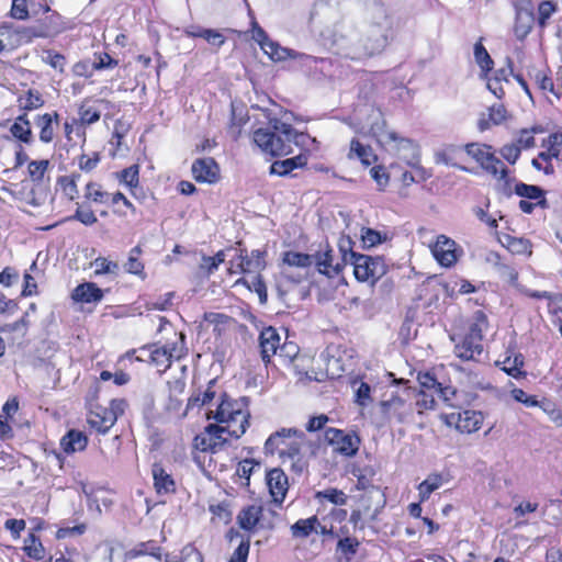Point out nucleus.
<instances>
[{
	"mask_svg": "<svg viewBox=\"0 0 562 562\" xmlns=\"http://www.w3.org/2000/svg\"><path fill=\"white\" fill-rule=\"evenodd\" d=\"M499 153L505 160L514 165L518 160L521 149L516 144H506L501 148Z\"/></svg>",
	"mask_w": 562,
	"mask_h": 562,
	"instance_id": "obj_59",
	"label": "nucleus"
},
{
	"mask_svg": "<svg viewBox=\"0 0 562 562\" xmlns=\"http://www.w3.org/2000/svg\"><path fill=\"white\" fill-rule=\"evenodd\" d=\"M23 550L27 557L36 561H41L45 557V549L34 533H30L29 537L24 540Z\"/></svg>",
	"mask_w": 562,
	"mask_h": 562,
	"instance_id": "obj_40",
	"label": "nucleus"
},
{
	"mask_svg": "<svg viewBox=\"0 0 562 562\" xmlns=\"http://www.w3.org/2000/svg\"><path fill=\"white\" fill-rule=\"evenodd\" d=\"M359 541L356 538L346 537L338 541L337 550L346 555L347 560H350L357 553Z\"/></svg>",
	"mask_w": 562,
	"mask_h": 562,
	"instance_id": "obj_52",
	"label": "nucleus"
},
{
	"mask_svg": "<svg viewBox=\"0 0 562 562\" xmlns=\"http://www.w3.org/2000/svg\"><path fill=\"white\" fill-rule=\"evenodd\" d=\"M87 436L79 430H69L60 440V446L66 453H74L86 449Z\"/></svg>",
	"mask_w": 562,
	"mask_h": 562,
	"instance_id": "obj_25",
	"label": "nucleus"
},
{
	"mask_svg": "<svg viewBox=\"0 0 562 562\" xmlns=\"http://www.w3.org/2000/svg\"><path fill=\"white\" fill-rule=\"evenodd\" d=\"M371 131L379 144L406 165L416 166V162L420 161L419 146L413 139L403 137L396 132L385 130L379 125L372 126Z\"/></svg>",
	"mask_w": 562,
	"mask_h": 562,
	"instance_id": "obj_7",
	"label": "nucleus"
},
{
	"mask_svg": "<svg viewBox=\"0 0 562 562\" xmlns=\"http://www.w3.org/2000/svg\"><path fill=\"white\" fill-rule=\"evenodd\" d=\"M306 162L307 157L302 154L284 160H276L270 166V175L284 177L288 176L294 169L304 167Z\"/></svg>",
	"mask_w": 562,
	"mask_h": 562,
	"instance_id": "obj_23",
	"label": "nucleus"
},
{
	"mask_svg": "<svg viewBox=\"0 0 562 562\" xmlns=\"http://www.w3.org/2000/svg\"><path fill=\"white\" fill-rule=\"evenodd\" d=\"M138 361L148 362L156 368L158 373H164L171 364L172 353H146V358H136Z\"/></svg>",
	"mask_w": 562,
	"mask_h": 562,
	"instance_id": "obj_35",
	"label": "nucleus"
},
{
	"mask_svg": "<svg viewBox=\"0 0 562 562\" xmlns=\"http://www.w3.org/2000/svg\"><path fill=\"white\" fill-rule=\"evenodd\" d=\"M99 389V384L94 383L88 394L89 413L87 422L92 429L104 435L114 426L127 404L123 398L111 400L109 407L95 403Z\"/></svg>",
	"mask_w": 562,
	"mask_h": 562,
	"instance_id": "obj_5",
	"label": "nucleus"
},
{
	"mask_svg": "<svg viewBox=\"0 0 562 562\" xmlns=\"http://www.w3.org/2000/svg\"><path fill=\"white\" fill-rule=\"evenodd\" d=\"M464 150L480 166H482L487 160L488 155L493 151L491 146L477 143L467 144L464 146Z\"/></svg>",
	"mask_w": 562,
	"mask_h": 562,
	"instance_id": "obj_41",
	"label": "nucleus"
},
{
	"mask_svg": "<svg viewBox=\"0 0 562 562\" xmlns=\"http://www.w3.org/2000/svg\"><path fill=\"white\" fill-rule=\"evenodd\" d=\"M542 146L551 150L554 159L562 160V133H554L543 140Z\"/></svg>",
	"mask_w": 562,
	"mask_h": 562,
	"instance_id": "obj_49",
	"label": "nucleus"
},
{
	"mask_svg": "<svg viewBox=\"0 0 562 562\" xmlns=\"http://www.w3.org/2000/svg\"><path fill=\"white\" fill-rule=\"evenodd\" d=\"M539 407L549 416L550 420L557 426L562 427V411L559 409L553 403L542 401Z\"/></svg>",
	"mask_w": 562,
	"mask_h": 562,
	"instance_id": "obj_53",
	"label": "nucleus"
},
{
	"mask_svg": "<svg viewBox=\"0 0 562 562\" xmlns=\"http://www.w3.org/2000/svg\"><path fill=\"white\" fill-rule=\"evenodd\" d=\"M370 175L376 182L379 189L383 190L389 184L390 177L382 166L371 168Z\"/></svg>",
	"mask_w": 562,
	"mask_h": 562,
	"instance_id": "obj_62",
	"label": "nucleus"
},
{
	"mask_svg": "<svg viewBox=\"0 0 562 562\" xmlns=\"http://www.w3.org/2000/svg\"><path fill=\"white\" fill-rule=\"evenodd\" d=\"M281 337L276 328L269 326L261 330L259 336L260 351H277Z\"/></svg>",
	"mask_w": 562,
	"mask_h": 562,
	"instance_id": "obj_32",
	"label": "nucleus"
},
{
	"mask_svg": "<svg viewBox=\"0 0 562 562\" xmlns=\"http://www.w3.org/2000/svg\"><path fill=\"white\" fill-rule=\"evenodd\" d=\"M361 240L364 247L371 248L386 240V235L372 228L361 229Z\"/></svg>",
	"mask_w": 562,
	"mask_h": 562,
	"instance_id": "obj_48",
	"label": "nucleus"
},
{
	"mask_svg": "<svg viewBox=\"0 0 562 562\" xmlns=\"http://www.w3.org/2000/svg\"><path fill=\"white\" fill-rule=\"evenodd\" d=\"M453 150L454 149L452 147H450V148H447V149L436 153V156H435L436 162L443 164L446 166H451V167L458 168L463 171H469L468 168L460 166L453 161V158H452Z\"/></svg>",
	"mask_w": 562,
	"mask_h": 562,
	"instance_id": "obj_58",
	"label": "nucleus"
},
{
	"mask_svg": "<svg viewBox=\"0 0 562 562\" xmlns=\"http://www.w3.org/2000/svg\"><path fill=\"white\" fill-rule=\"evenodd\" d=\"M49 161L46 159L33 160L29 164V175L33 181H42L48 168Z\"/></svg>",
	"mask_w": 562,
	"mask_h": 562,
	"instance_id": "obj_51",
	"label": "nucleus"
},
{
	"mask_svg": "<svg viewBox=\"0 0 562 562\" xmlns=\"http://www.w3.org/2000/svg\"><path fill=\"white\" fill-rule=\"evenodd\" d=\"M481 168L498 180L499 190L504 195H512L514 179L508 176V169L493 151L488 155L487 160L481 166Z\"/></svg>",
	"mask_w": 562,
	"mask_h": 562,
	"instance_id": "obj_12",
	"label": "nucleus"
},
{
	"mask_svg": "<svg viewBox=\"0 0 562 562\" xmlns=\"http://www.w3.org/2000/svg\"><path fill=\"white\" fill-rule=\"evenodd\" d=\"M324 437L326 442L334 448V451L341 456L353 457L359 450L360 438L353 432L327 428Z\"/></svg>",
	"mask_w": 562,
	"mask_h": 562,
	"instance_id": "obj_8",
	"label": "nucleus"
},
{
	"mask_svg": "<svg viewBox=\"0 0 562 562\" xmlns=\"http://www.w3.org/2000/svg\"><path fill=\"white\" fill-rule=\"evenodd\" d=\"M237 266L243 273L259 272L266 266L262 252L259 250L251 251L250 256L240 252Z\"/></svg>",
	"mask_w": 562,
	"mask_h": 562,
	"instance_id": "obj_26",
	"label": "nucleus"
},
{
	"mask_svg": "<svg viewBox=\"0 0 562 562\" xmlns=\"http://www.w3.org/2000/svg\"><path fill=\"white\" fill-rule=\"evenodd\" d=\"M349 158L357 157L364 166H370L376 161V155L370 146L362 145L358 139L350 142Z\"/></svg>",
	"mask_w": 562,
	"mask_h": 562,
	"instance_id": "obj_28",
	"label": "nucleus"
},
{
	"mask_svg": "<svg viewBox=\"0 0 562 562\" xmlns=\"http://www.w3.org/2000/svg\"><path fill=\"white\" fill-rule=\"evenodd\" d=\"M512 396L522 404H525L527 407H535L539 406L540 402L531 395H528L524 390L521 389H514L512 391Z\"/></svg>",
	"mask_w": 562,
	"mask_h": 562,
	"instance_id": "obj_64",
	"label": "nucleus"
},
{
	"mask_svg": "<svg viewBox=\"0 0 562 562\" xmlns=\"http://www.w3.org/2000/svg\"><path fill=\"white\" fill-rule=\"evenodd\" d=\"M317 526H319V521L316 516L300 519L291 527L292 536L295 538H306L313 531L318 532Z\"/></svg>",
	"mask_w": 562,
	"mask_h": 562,
	"instance_id": "obj_33",
	"label": "nucleus"
},
{
	"mask_svg": "<svg viewBox=\"0 0 562 562\" xmlns=\"http://www.w3.org/2000/svg\"><path fill=\"white\" fill-rule=\"evenodd\" d=\"M487 327V317L482 311H476L473 315V323L463 338L462 347L465 351H483V330Z\"/></svg>",
	"mask_w": 562,
	"mask_h": 562,
	"instance_id": "obj_11",
	"label": "nucleus"
},
{
	"mask_svg": "<svg viewBox=\"0 0 562 562\" xmlns=\"http://www.w3.org/2000/svg\"><path fill=\"white\" fill-rule=\"evenodd\" d=\"M207 419L214 418L218 424H223L226 434L234 438H240L249 426L250 414L243 408L240 402L223 398L215 412L206 413Z\"/></svg>",
	"mask_w": 562,
	"mask_h": 562,
	"instance_id": "obj_6",
	"label": "nucleus"
},
{
	"mask_svg": "<svg viewBox=\"0 0 562 562\" xmlns=\"http://www.w3.org/2000/svg\"><path fill=\"white\" fill-rule=\"evenodd\" d=\"M71 297L81 303H99L103 299V291L93 282H83L75 288Z\"/></svg>",
	"mask_w": 562,
	"mask_h": 562,
	"instance_id": "obj_20",
	"label": "nucleus"
},
{
	"mask_svg": "<svg viewBox=\"0 0 562 562\" xmlns=\"http://www.w3.org/2000/svg\"><path fill=\"white\" fill-rule=\"evenodd\" d=\"M521 292L530 297L535 299H548L549 308L553 312L561 311L562 312V295H551L549 292H540V291H530L527 289H521Z\"/></svg>",
	"mask_w": 562,
	"mask_h": 562,
	"instance_id": "obj_44",
	"label": "nucleus"
},
{
	"mask_svg": "<svg viewBox=\"0 0 562 562\" xmlns=\"http://www.w3.org/2000/svg\"><path fill=\"white\" fill-rule=\"evenodd\" d=\"M456 422V427L463 434H472L477 431L483 424V415L476 411H463L461 413L451 414L449 417Z\"/></svg>",
	"mask_w": 562,
	"mask_h": 562,
	"instance_id": "obj_18",
	"label": "nucleus"
},
{
	"mask_svg": "<svg viewBox=\"0 0 562 562\" xmlns=\"http://www.w3.org/2000/svg\"><path fill=\"white\" fill-rule=\"evenodd\" d=\"M250 541L249 539H241L238 547L231 555L228 562H247L249 554Z\"/></svg>",
	"mask_w": 562,
	"mask_h": 562,
	"instance_id": "obj_57",
	"label": "nucleus"
},
{
	"mask_svg": "<svg viewBox=\"0 0 562 562\" xmlns=\"http://www.w3.org/2000/svg\"><path fill=\"white\" fill-rule=\"evenodd\" d=\"M318 499H325L330 502L334 505H345L347 503L346 494L337 488H327L325 491H321L316 494Z\"/></svg>",
	"mask_w": 562,
	"mask_h": 562,
	"instance_id": "obj_46",
	"label": "nucleus"
},
{
	"mask_svg": "<svg viewBox=\"0 0 562 562\" xmlns=\"http://www.w3.org/2000/svg\"><path fill=\"white\" fill-rule=\"evenodd\" d=\"M533 21L532 12L528 10H519L517 12L514 27L517 38L522 40L529 34L532 29Z\"/></svg>",
	"mask_w": 562,
	"mask_h": 562,
	"instance_id": "obj_30",
	"label": "nucleus"
},
{
	"mask_svg": "<svg viewBox=\"0 0 562 562\" xmlns=\"http://www.w3.org/2000/svg\"><path fill=\"white\" fill-rule=\"evenodd\" d=\"M119 180L130 187L131 189L136 188L139 182V167L138 165H132L123 169L119 173Z\"/></svg>",
	"mask_w": 562,
	"mask_h": 562,
	"instance_id": "obj_45",
	"label": "nucleus"
},
{
	"mask_svg": "<svg viewBox=\"0 0 562 562\" xmlns=\"http://www.w3.org/2000/svg\"><path fill=\"white\" fill-rule=\"evenodd\" d=\"M192 175L198 182L213 183L217 180L218 166L213 158L196 159L192 165Z\"/></svg>",
	"mask_w": 562,
	"mask_h": 562,
	"instance_id": "obj_19",
	"label": "nucleus"
},
{
	"mask_svg": "<svg viewBox=\"0 0 562 562\" xmlns=\"http://www.w3.org/2000/svg\"><path fill=\"white\" fill-rule=\"evenodd\" d=\"M42 60L48 64L54 69L59 70L60 72L64 71V67L66 64V58L64 55L56 53L52 49H46L42 54Z\"/></svg>",
	"mask_w": 562,
	"mask_h": 562,
	"instance_id": "obj_50",
	"label": "nucleus"
},
{
	"mask_svg": "<svg viewBox=\"0 0 562 562\" xmlns=\"http://www.w3.org/2000/svg\"><path fill=\"white\" fill-rule=\"evenodd\" d=\"M237 283H241V284L246 285L250 291L256 292L259 296V301L261 304H265L267 302V299H268L267 288H266V284L262 280L261 276L256 274V276H252L250 279L243 278V279H239L237 281Z\"/></svg>",
	"mask_w": 562,
	"mask_h": 562,
	"instance_id": "obj_37",
	"label": "nucleus"
},
{
	"mask_svg": "<svg viewBox=\"0 0 562 562\" xmlns=\"http://www.w3.org/2000/svg\"><path fill=\"white\" fill-rule=\"evenodd\" d=\"M59 183L61 184L63 192L65 193V195H67L70 200H74L75 196L78 194L75 176H72L71 178L61 177L59 179Z\"/></svg>",
	"mask_w": 562,
	"mask_h": 562,
	"instance_id": "obj_63",
	"label": "nucleus"
},
{
	"mask_svg": "<svg viewBox=\"0 0 562 562\" xmlns=\"http://www.w3.org/2000/svg\"><path fill=\"white\" fill-rule=\"evenodd\" d=\"M109 196V193L102 191L100 186L94 182H89L86 186V198L93 202L105 203Z\"/></svg>",
	"mask_w": 562,
	"mask_h": 562,
	"instance_id": "obj_54",
	"label": "nucleus"
},
{
	"mask_svg": "<svg viewBox=\"0 0 562 562\" xmlns=\"http://www.w3.org/2000/svg\"><path fill=\"white\" fill-rule=\"evenodd\" d=\"M187 34L192 37H202L215 46H222L225 43V37L220 32L211 29L188 30Z\"/></svg>",
	"mask_w": 562,
	"mask_h": 562,
	"instance_id": "obj_43",
	"label": "nucleus"
},
{
	"mask_svg": "<svg viewBox=\"0 0 562 562\" xmlns=\"http://www.w3.org/2000/svg\"><path fill=\"white\" fill-rule=\"evenodd\" d=\"M11 134L19 140L31 144L33 142V133L31 123L26 114L19 115L10 127Z\"/></svg>",
	"mask_w": 562,
	"mask_h": 562,
	"instance_id": "obj_27",
	"label": "nucleus"
},
{
	"mask_svg": "<svg viewBox=\"0 0 562 562\" xmlns=\"http://www.w3.org/2000/svg\"><path fill=\"white\" fill-rule=\"evenodd\" d=\"M266 481L273 501L281 504L289 488L288 476L283 470L274 468L267 473Z\"/></svg>",
	"mask_w": 562,
	"mask_h": 562,
	"instance_id": "obj_16",
	"label": "nucleus"
},
{
	"mask_svg": "<svg viewBox=\"0 0 562 562\" xmlns=\"http://www.w3.org/2000/svg\"><path fill=\"white\" fill-rule=\"evenodd\" d=\"M154 487L158 494H170L176 491V483L160 463H154L151 467Z\"/></svg>",
	"mask_w": 562,
	"mask_h": 562,
	"instance_id": "obj_21",
	"label": "nucleus"
},
{
	"mask_svg": "<svg viewBox=\"0 0 562 562\" xmlns=\"http://www.w3.org/2000/svg\"><path fill=\"white\" fill-rule=\"evenodd\" d=\"M225 432L221 425L210 424L204 428V431L194 437L193 446L202 452L216 453L227 442V439L223 436Z\"/></svg>",
	"mask_w": 562,
	"mask_h": 562,
	"instance_id": "obj_9",
	"label": "nucleus"
},
{
	"mask_svg": "<svg viewBox=\"0 0 562 562\" xmlns=\"http://www.w3.org/2000/svg\"><path fill=\"white\" fill-rule=\"evenodd\" d=\"M214 397H215V391L213 390L212 385L210 384L204 392L198 394L194 397H191L189 400V405L190 406H195V405L203 406V405L211 403Z\"/></svg>",
	"mask_w": 562,
	"mask_h": 562,
	"instance_id": "obj_61",
	"label": "nucleus"
},
{
	"mask_svg": "<svg viewBox=\"0 0 562 562\" xmlns=\"http://www.w3.org/2000/svg\"><path fill=\"white\" fill-rule=\"evenodd\" d=\"M91 267L94 268V276L112 274L117 276L120 266L117 262L108 260L104 257H98L91 262Z\"/></svg>",
	"mask_w": 562,
	"mask_h": 562,
	"instance_id": "obj_42",
	"label": "nucleus"
},
{
	"mask_svg": "<svg viewBox=\"0 0 562 562\" xmlns=\"http://www.w3.org/2000/svg\"><path fill=\"white\" fill-rule=\"evenodd\" d=\"M76 220L86 226H91L97 223L98 218L90 209L78 207L75 214L67 218V221Z\"/></svg>",
	"mask_w": 562,
	"mask_h": 562,
	"instance_id": "obj_56",
	"label": "nucleus"
},
{
	"mask_svg": "<svg viewBox=\"0 0 562 562\" xmlns=\"http://www.w3.org/2000/svg\"><path fill=\"white\" fill-rule=\"evenodd\" d=\"M350 245V238H344L339 243L344 262L353 266V274L358 281L374 284L387 271L384 259L380 256L358 254L351 250Z\"/></svg>",
	"mask_w": 562,
	"mask_h": 562,
	"instance_id": "obj_4",
	"label": "nucleus"
},
{
	"mask_svg": "<svg viewBox=\"0 0 562 562\" xmlns=\"http://www.w3.org/2000/svg\"><path fill=\"white\" fill-rule=\"evenodd\" d=\"M305 441V434L296 428H282L269 436L265 443L266 453H279L283 465L301 474L306 468L307 462L302 453V446Z\"/></svg>",
	"mask_w": 562,
	"mask_h": 562,
	"instance_id": "obj_2",
	"label": "nucleus"
},
{
	"mask_svg": "<svg viewBox=\"0 0 562 562\" xmlns=\"http://www.w3.org/2000/svg\"><path fill=\"white\" fill-rule=\"evenodd\" d=\"M58 113H45L43 115H37L35 119V124L40 127V139L41 142L48 144L54 139V127L53 122L55 121L58 124Z\"/></svg>",
	"mask_w": 562,
	"mask_h": 562,
	"instance_id": "obj_24",
	"label": "nucleus"
},
{
	"mask_svg": "<svg viewBox=\"0 0 562 562\" xmlns=\"http://www.w3.org/2000/svg\"><path fill=\"white\" fill-rule=\"evenodd\" d=\"M442 484L440 474H431L418 485V495L420 502L427 501L431 493L438 490Z\"/></svg>",
	"mask_w": 562,
	"mask_h": 562,
	"instance_id": "obj_34",
	"label": "nucleus"
},
{
	"mask_svg": "<svg viewBox=\"0 0 562 562\" xmlns=\"http://www.w3.org/2000/svg\"><path fill=\"white\" fill-rule=\"evenodd\" d=\"M281 357H283L284 362H289L293 366V369L296 374L302 375L300 378L301 381L303 380H315V381H323L325 378L324 372H316L314 369H310L308 364L314 360V357L311 353H293V356L283 355L280 353Z\"/></svg>",
	"mask_w": 562,
	"mask_h": 562,
	"instance_id": "obj_13",
	"label": "nucleus"
},
{
	"mask_svg": "<svg viewBox=\"0 0 562 562\" xmlns=\"http://www.w3.org/2000/svg\"><path fill=\"white\" fill-rule=\"evenodd\" d=\"M267 49L263 53L273 61H283L286 59H300L307 57L305 54L299 53L294 49L281 46L278 42L270 41L266 44Z\"/></svg>",
	"mask_w": 562,
	"mask_h": 562,
	"instance_id": "obj_22",
	"label": "nucleus"
},
{
	"mask_svg": "<svg viewBox=\"0 0 562 562\" xmlns=\"http://www.w3.org/2000/svg\"><path fill=\"white\" fill-rule=\"evenodd\" d=\"M515 193L519 196L527 198L529 200L537 201V204L541 207L547 205V200L543 196L544 191L537 186L526 184V183H517L515 186Z\"/></svg>",
	"mask_w": 562,
	"mask_h": 562,
	"instance_id": "obj_29",
	"label": "nucleus"
},
{
	"mask_svg": "<svg viewBox=\"0 0 562 562\" xmlns=\"http://www.w3.org/2000/svg\"><path fill=\"white\" fill-rule=\"evenodd\" d=\"M256 467H259L258 462H256L252 459H245L238 463L237 469H236V474L239 477L245 479L246 481H249L250 475Z\"/></svg>",
	"mask_w": 562,
	"mask_h": 562,
	"instance_id": "obj_60",
	"label": "nucleus"
},
{
	"mask_svg": "<svg viewBox=\"0 0 562 562\" xmlns=\"http://www.w3.org/2000/svg\"><path fill=\"white\" fill-rule=\"evenodd\" d=\"M436 260L446 268L452 267L458 260L457 244L446 235H440L431 249Z\"/></svg>",
	"mask_w": 562,
	"mask_h": 562,
	"instance_id": "obj_15",
	"label": "nucleus"
},
{
	"mask_svg": "<svg viewBox=\"0 0 562 562\" xmlns=\"http://www.w3.org/2000/svg\"><path fill=\"white\" fill-rule=\"evenodd\" d=\"M508 117V112L504 104H493L488 108V120L494 125H499L505 122Z\"/></svg>",
	"mask_w": 562,
	"mask_h": 562,
	"instance_id": "obj_55",
	"label": "nucleus"
},
{
	"mask_svg": "<svg viewBox=\"0 0 562 562\" xmlns=\"http://www.w3.org/2000/svg\"><path fill=\"white\" fill-rule=\"evenodd\" d=\"M496 364L501 367L507 374L518 378L522 374L521 368L524 366L522 353H513V356L505 357L504 360H496Z\"/></svg>",
	"mask_w": 562,
	"mask_h": 562,
	"instance_id": "obj_31",
	"label": "nucleus"
},
{
	"mask_svg": "<svg viewBox=\"0 0 562 562\" xmlns=\"http://www.w3.org/2000/svg\"><path fill=\"white\" fill-rule=\"evenodd\" d=\"M266 513L273 515L262 506L251 505L240 510L237 516L239 527L246 531H252L256 527L272 528V522L266 519Z\"/></svg>",
	"mask_w": 562,
	"mask_h": 562,
	"instance_id": "obj_10",
	"label": "nucleus"
},
{
	"mask_svg": "<svg viewBox=\"0 0 562 562\" xmlns=\"http://www.w3.org/2000/svg\"><path fill=\"white\" fill-rule=\"evenodd\" d=\"M269 125L254 132V142L270 156L289 155L292 153V144L300 145L305 138L303 133H299L292 125L279 119H271Z\"/></svg>",
	"mask_w": 562,
	"mask_h": 562,
	"instance_id": "obj_3",
	"label": "nucleus"
},
{
	"mask_svg": "<svg viewBox=\"0 0 562 562\" xmlns=\"http://www.w3.org/2000/svg\"><path fill=\"white\" fill-rule=\"evenodd\" d=\"M314 257L312 255L286 251L283 256V262L289 267L308 268L313 265Z\"/></svg>",
	"mask_w": 562,
	"mask_h": 562,
	"instance_id": "obj_39",
	"label": "nucleus"
},
{
	"mask_svg": "<svg viewBox=\"0 0 562 562\" xmlns=\"http://www.w3.org/2000/svg\"><path fill=\"white\" fill-rule=\"evenodd\" d=\"M474 58L483 71H488L492 69L494 63L481 43H476L474 45Z\"/></svg>",
	"mask_w": 562,
	"mask_h": 562,
	"instance_id": "obj_47",
	"label": "nucleus"
},
{
	"mask_svg": "<svg viewBox=\"0 0 562 562\" xmlns=\"http://www.w3.org/2000/svg\"><path fill=\"white\" fill-rule=\"evenodd\" d=\"M162 330L169 331V334L172 336L173 339L171 342H165V344L156 347V349L154 351L167 352V351H176L178 349H180V350L183 349L186 336L182 333H177L170 325L168 327L162 326L160 328V331H162Z\"/></svg>",
	"mask_w": 562,
	"mask_h": 562,
	"instance_id": "obj_38",
	"label": "nucleus"
},
{
	"mask_svg": "<svg viewBox=\"0 0 562 562\" xmlns=\"http://www.w3.org/2000/svg\"><path fill=\"white\" fill-rule=\"evenodd\" d=\"M18 102L20 108L26 111L36 110L44 104L42 94L33 89H29L24 94H21Z\"/></svg>",
	"mask_w": 562,
	"mask_h": 562,
	"instance_id": "obj_36",
	"label": "nucleus"
},
{
	"mask_svg": "<svg viewBox=\"0 0 562 562\" xmlns=\"http://www.w3.org/2000/svg\"><path fill=\"white\" fill-rule=\"evenodd\" d=\"M312 256L314 257L313 263L319 273L325 274L328 278H334L339 274L341 266L339 262L334 263L333 249L329 248L328 245Z\"/></svg>",
	"mask_w": 562,
	"mask_h": 562,
	"instance_id": "obj_17",
	"label": "nucleus"
},
{
	"mask_svg": "<svg viewBox=\"0 0 562 562\" xmlns=\"http://www.w3.org/2000/svg\"><path fill=\"white\" fill-rule=\"evenodd\" d=\"M380 406L387 420L395 419L397 423L406 422L413 413L412 405L398 395H392L391 398L382 401Z\"/></svg>",
	"mask_w": 562,
	"mask_h": 562,
	"instance_id": "obj_14",
	"label": "nucleus"
},
{
	"mask_svg": "<svg viewBox=\"0 0 562 562\" xmlns=\"http://www.w3.org/2000/svg\"><path fill=\"white\" fill-rule=\"evenodd\" d=\"M391 22L379 0H366L361 18L345 19L336 26L333 45L336 54L362 60L382 52Z\"/></svg>",
	"mask_w": 562,
	"mask_h": 562,
	"instance_id": "obj_1",
	"label": "nucleus"
}]
</instances>
